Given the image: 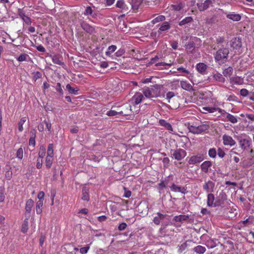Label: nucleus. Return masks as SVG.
<instances>
[{
	"label": "nucleus",
	"instance_id": "obj_1",
	"mask_svg": "<svg viewBox=\"0 0 254 254\" xmlns=\"http://www.w3.org/2000/svg\"><path fill=\"white\" fill-rule=\"evenodd\" d=\"M162 85L154 84L142 88L143 95L148 98H156L160 95Z\"/></svg>",
	"mask_w": 254,
	"mask_h": 254
},
{
	"label": "nucleus",
	"instance_id": "obj_2",
	"mask_svg": "<svg viewBox=\"0 0 254 254\" xmlns=\"http://www.w3.org/2000/svg\"><path fill=\"white\" fill-rule=\"evenodd\" d=\"M229 50L227 48H220L214 54L216 62L225 63L228 61Z\"/></svg>",
	"mask_w": 254,
	"mask_h": 254
},
{
	"label": "nucleus",
	"instance_id": "obj_3",
	"mask_svg": "<svg viewBox=\"0 0 254 254\" xmlns=\"http://www.w3.org/2000/svg\"><path fill=\"white\" fill-rule=\"evenodd\" d=\"M143 98V95L141 93H136L130 100L129 102V103L127 105V109H128V107H129V111H132L131 105H132L133 106H134L135 105L139 104L142 101Z\"/></svg>",
	"mask_w": 254,
	"mask_h": 254
},
{
	"label": "nucleus",
	"instance_id": "obj_4",
	"mask_svg": "<svg viewBox=\"0 0 254 254\" xmlns=\"http://www.w3.org/2000/svg\"><path fill=\"white\" fill-rule=\"evenodd\" d=\"M189 131L193 134H200L205 132L209 129V126L207 125H201L198 126L193 125L189 126Z\"/></svg>",
	"mask_w": 254,
	"mask_h": 254
},
{
	"label": "nucleus",
	"instance_id": "obj_5",
	"mask_svg": "<svg viewBox=\"0 0 254 254\" xmlns=\"http://www.w3.org/2000/svg\"><path fill=\"white\" fill-rule=\"evenodd\" d=\"M186 155V151L181 148L175 150L172 154L173 157L177 160H182L185 157Z\"/></svg>",
	"mask_w": 254,
	"mask_h": 254
},
{
	"label": "nucleus",
	"instance_id": "obj_6",
	"mask_svg": "<svg viewBox=\"0 0 254 254\" xmlns=\"http://www.w3.org/2000/svg\"><path fill=\"white\" fill-rule=\"evenodd\" d=\"M215 185V184L214 182L210 180H208L204 182L202 187L203 189L206 192L210 193L214 191Z\"/></svg>",
	"mask_w": 254,
	"mask_h": 254
},
{
	"label": "nucleus",
	"instance_id": "obj_7",
	"mask_svg": "<svg viewBox=\"0 0 254 254\" xmlns=\"http://www.w3.org/2000/svg\"><path fill=\"white\" fill-rule=\"evenodd\" d=\"M242 40L240 37H235L231 41V47L234 49L239 51L242 47Z\"/></svg>",
	"mask_w": 254,
	"mask_h": 254
},
{
	"label": "nucleus",
	"instance_id": "obj_8",
	"mask_svg": "<svg viewBox=\"0 0 254 254\" xmlns=\"http://www.w3.org/2000/svg\"><path fill=\"white\" fill-rule=\"evenodd\" d=\"M203 159L204 157L203 155L198 154L196 155L191 156L188 161V163L190 165H194L196 163L201 162Z\"/></svg>",
	"mask_w": 254,
	"mask_h": 254
},
{
	"label": "nucleus",
	"instance_id": "obj_9",
	"mask_svg": "<svg viewBox=\"0 0 254 254\" xmlns=\"http://www.w3.org/2000/svg\"><path fill=\"white\" fill-rule=\"evenodd\" d=\"M222 140L223 144L225 146H233L235 145L236 141L233 139V138L226 134H224L222 136Z\"/></svg>",
	"mask_w": 254,
	"mask_h": 254
},
{
	"label": "nucleus",
	"instance_id": "obj_10",
	"mask_svg": "<svg viewBox=\"0 0 254 254\" xmlns=\"http://www.w3.org/2000/svg\"><path fill=\"white\" fill-rule=\"evenodd\" d=\"M239 143L240 147L244 150L248 149L252 145V141L246 138L240 139Z\"/></svg>",
	"mask_w": 254,
	"mask_h": 254
},
{
	"label": "nucleus",
	"instance_id": "obj_11",
	"mask_svg": "<svg viewBox=\"0 0 254 254\" xmlns=\"http://www.w3.org/2000/svg\"><path fill=\"white\" fill-rule=\"evenodd\" d=\"M34 204V202L32 199H29L26 201L25 207V215H28L29 216L30 215Z\"/></svg>",
	"mask_w": 254,
	"mask_h": 254
},
{
	"label": "nucleus",
	"instance_id": "obj_12",
	"mask_svg": "<svg viewBox=\"0 0 254 254\" xmlns=\"http://www.w3.org/2000/svg\"><path fill=\"white\" fill-rule=\"evenodd\" d=\"M212 3L211 0H205L204 2L197 3V6L199 11H203L206 10Z\"/></svg>",
	"mask_w": 254,
	"mask_h": 254
},
{
	"label": "nucleus",
	"instance_id": "obj_13",
	"mask_svg": "<svg viewBox=\"0 0 254 254\" xmlns=\"http://www.w3.org/2000/svg\"><path fill=\"white\" fill-rule=\"evenodd\" d=\"M81 26L85 32L90 34H92L95 32L94 27L90 25L88 23L85 21L81 22Z\"/></svg>",
	"mask_w": 254,
	"mask_h": 254
},
{
	"label": "nucleus",
	"instance_id": "obj_14",
	"mask_svg": "<svg viewBox=\"0 0 254 254\" xmlns=\"http://www.w3.org/2000/svg\"><path fill=\"white\" fill-rule=\"evenodd\" d=\"M171 190L174 192H181L183 194L187 193V188L184 187L179 186L173 183L170 187Z\"/></svg>",
	"mask_w": 254,
	"mask_h": 254
},
{
	"label": "nucleus",
	"instance_id": "obj_15",
	"mask_svg": "<svg viewBox=\"0 0 254 254\" xmlns=\"http://www.w3.org/2000/svg\"><path fill=\"white\" fill-rule=\"evenodd\" d=\"M212 165V162L210 161L203 162L200 165L201 171L205 173H207L209 172V169L211 167Z\"/></svg>",
	"mask_w": 254,
	"mask_h": 254
},
{
	"label": "nucleus",
	"instance_id": "obj_16",
	"mask_svg": "<svg viewBox=\"0 0 254 254\" xmlns=\"http://www.w3.org/2000/svg\"><path fill=\"white\" fill-rule=\"evenodd\" d=\"M226 17L233 21H239L241 19V16L239 14H236L234 12L227 13H225Z\"/></svg>",
	"mask_w": 254,
	"mask_h": 254
},
{
	"label": "nucleus",
	"instance_id": "obj_17",
	"mask_svg": "<svg viewBox=\"0 0 254 254\" xmlns=\"http://www.w3.org/2000/svg\"><path fill=\"white\" fill-rule=\"evenodd\" d=\"M180 85L181 87L187 91H191L193 90L192 86L187 81H181Z\"/></svg>",
	"mask_w": 254,
	"mask_h": 254
},
{
	"label": "nucleus",
	"instance_id": "obj_18",
	"mask_svg": "<svg viewBox=\"0 0 254 254\" xmlns=\"http://www.w3.org/2000/svg\"><path fill=\"white\" fill-rule=\"evenodd\" d=\"M215 196L212 193H208L207 195V205L209 207H214L215 204Z\"/></svg>",
	"mask_w": 254,
	"mask_h": 254
},
{
	"label": "nucleus",
	"instance_id": "obj_19",
	"mask_svg": "<svg viewBox=\"0 0 254 254\" xmlns=\"http://www.w3.org/2000/svg\"><path fill=\"white\" fill-rule=\"evenodd\" d=\"M52 62L55 64L60 65L64 64L63 61V57L60 55H55L52 57Z\"/></svg>",
	"mask_w": 254,
	"mask_h": 254
},
{
	"label": "nucleus",
	"instance_id": "obj_20",
	"mask_svg": "<svg viewBox=\"0 0 254 254\" xmlns=\"http://www.w3.org/2000/svg\"><path fill=\"white\" fill-rule=\"evenodd\" d=\"M207 68V65L204 63H200L196 64V69L197 71L202 74H205Z\"/></svg>",
	"mask_w": 254,
	"mask_h": 254
},
{
	"label": "nucleus",
	"instance_id": "obj_21",
	"mask_svg": "<svg viewBox=\"0 0 254 254\" xmlns=\"http://www.w3.org/2000/svg\"><path fill=\"white\" fill-rule=\"evenodd\" d=\"M159 124L160 126L164 127L166 129L170 131H173V129L171 125L167 122L165 120L161 119L159 121Z\"/></svg>",
	"mask_w": 254,
	"mask_h": 254
},
{
	"label": "nucleus",
	"instance_id": "obj_22",
	"mask_svg": "<svg viewBox=\"0 0 254 254\" xmlns=\"http://www.w3.org/2000/svg\"><path fill=\"white\" fill-rule=\"evenodd\" d=\"M243 82V79L240 77L236 76L230 78V83L232 84L241 85Z\"/></svg>",
	"mask_w": 254,
	"mask_h": 254
},
{
	"label": "nucleus",
	"instance_id": "obj_23",
	"mask_svg": "<svg viewBox=\"0 0 254 254\" xmlns=\"http://www.w3.org/2000/svg\"><path fill=\"white\" fill-rule=\"evenodd\" d=\"M170 25L168 22H164L161 25L160 27L158 29V33L159 34H161L162 31H165L167 30H169L170 28Z\"/></svg>",
	"mask_w": 254,
	"mask_h": 254
},
{
	"label": "nucleus",
	"instance_id": "obj_24",
	"mask_svg": "<svg viewBox=\"0 0 254 254\" xmlns=\"http://www.w3.org/2000/svg\"><path fill=\"white\" fill-rule=\"evenodd\" d=\"M189 217L187 215H179L175 216L173 218V220L175 222H182L183 221H187Z\"/></svg>",
	"mask_w": 254,
	"mask_h": 254
},
{
	"label": "nucleus",
	"instance_id": "obj_25",
	"mask_svg": "<svg viewBox=\"0 0 254 254\" xmlns=\"http://www.w3.org/2000/svg\"><path fill=\"white\" fill-rule=\"evenodd\" d=\"M53 156L47 155L45 159V166L47 169L51 168L53 162Z\"/></svg>",
	"mask_w": 254,
	"mask_h": 254
},
{
	"label": "nucleus",
	"instance_id": "obj_26",
	"mask_svg": "<svg viewBox=\"0 0 254 254\" xmlns=\"http://www.w3.org/2000/svg\"><path fill=\"white\" fill-rule=\"evenodd\" d=\"M89 194L88 193V190L86 188L84 187L82 190V197L81 199L83 200L89 201Z\"/></svg>",
	"mask_w": 254,
	"mask_h": 254
},
{
	"label": "nucleus",
	"instance_id": "obj_27",
	"mask_svg": "<svg viewBox=\"0 0 254 254\" xmlns=\"http://www.w3.org/2000/svg\"><path fill=\"white\" fill-rule=\"evenodd\" d=\"M193 20V18L191 16L186 17L179 23V25L182 26L192 22Z\"/></svg>",
	"mask_w": 254,
	"mask_h": 254
},
{
	"label": "nucleus",
	"instance_id": "obj_28",
	"mask_svg": "<svg viewBox=\"0 0 254 254\" xmlns=\"http://www.w3.org/2000/svg\"><path fill=\"white\" fill-rule=\"evenodd\" d=\"M193 251L197 254H203L206 251V248L200 245H198L193 248Z\"/></svg>",
	"mask_w": 254,
	"mask_h": 254
},
{
	"label": "nucleus",
	"instance_id": "obj_29",
	"mask_svg": "<svg viewBox=\"0 0 254 254\" xmlns=\"http://www.w3.org/2000/svg\"><path fill=\"white\" fill-rule=\"evenodd\" d=\"M213 77L215 80L221 83H224L225 80L224 77H223V75L218 72L214 73L213 75Z\"/></svg>",
	"mask_w": 254,
	"mask_h": 254
},
{
	"label": "nucleus",
	"instance_id": "obj_30",
	"mask_svg": "<svg viewBox=\"0 0 254 254\" xmlns=\"http://www.w3.org/2000/svg\"><path fill=\"white\" fill-rule=\"evenodd\" d=\"M66 88L70 94L77 95L78 89L77 88H73L69 84L66 85Z\"/></svg>",
	"mask_w": 254,
	"mask_h": 254
},
{
	"label": "nucleus",
	"instance_id": "obj_31",
	"mask_svg": "<svg viewBox=\"0 0 254 254\" xmlns=\"http://www.w3.org/2000/svg\"><path fill=\"white\" fill-rule=\"evenodd\" d=\"M187 241L185 242L183 244L179 245L177 247L178 253L180 254L183 253V252L187 248L188 245L187 243Z\"/></svg>",
	"mask_w": 254,
	"mask_h": 254
},
{
	"label": "nucleus",
	"instance_id": "obj_32",
	"mask_svg": "<svg viewBox=\"0 0 254 254\" xmlns=\"http://www.w3.org/2000/svg\"><path fill=\"white\" fill-rule=\"evenodd\" d=\"M28 118L27 117H22L20 121L18 122V130L20 132H21L23 130V125L26 122Z\"/></svg>",
	"mask_w": 254,
	"mask_h": 254
},
{
	"label": "nucleus",
	"instance_id": "obj_33",
	"mask_svg": "<svg viewBox=\"0 0 254 254\" xmlns=\"http://www.w3.org/2000/svg\"><path fill=\"white\" fill-rule=\"evenodd\" d=\"M186 50L189 52H192L194 49V43L192 41L189 42L185 45Z\"/></svg>",
	"mask_w": 254,
	"mask_h": 254
},
{
	"label": "nucleus",
	"instance_id": "obj_34",
	"mask_svg": "<svg viewBox=\"0 0 254 254\" xmlns=\"http://www.w3.org/2000/svg\"><path fill=\"white\" fill-rule=\"evenodd\" d=\"M117 49L115 45H111L108 47L105 54L107 56L110 57L111 54L114 52Z\"/></svg>",
	"mask_w": 254,
	"mask_h": 254
},
{
	"label": "nucleus",
	"instance_id": "obj_35",
	"mask_svg": "<svg viewBox=\"0 0 254 254\" xmlns=\"http://www.w3.org/2000/svg\"><path fill=\"white\" fill-rule=\"evenodd\" d=\"M233 71V68L231 66H229L223 70V74L225 77H229L232 74Z\"/></svg>",
	"mask_w": 254,
	"mask_h": 254
},
{
	"label": "nucleus",
	"instance_id": "obj_36",
	"mask_svg": "<svg viewBox=\"0 0 254 254\" xmlns=\"http://www.w3.org/2000/svg\"><path fill=\"white\" fill-rule=\"evenodd\" d=\"M43 205V201L41 200H38L36 203V211L37 214H40L42 212V207Z\"/></svg>",
	"mask_w": 254,
	"mask_h": 254
},
{
	"label": "nucleus",
	"instance_id": "obj_37",
	"mask_svg": "<svg viewBox=\"0 0 254 254\" xmlns=\"http://www.w3.org/2000/svg\"><path fill=\"white\" fill-rule=\"evenodd\" d=\"M28 229V218L25 219L22 225L21 231L23 233H26Z\"/></svg>",
	"mask_w": 254,
	"mask_h": 254
},
{
	"label": "nucleus",
	"instance_id": "obj_38",
	"mask_svg": "<svg viewBox=\"0 0 254 254\" xmlns=\"http://www.w3.org/2000/svg\"><path fill=\"white\" fill-rule=\"evenodd\" d=\"M132 7L133 9H138L139 6L142 3L141 0H132Z\"/></svg>",
	"mask_w": 254,
	"mask_h": 254
},
{
	"label": "nucleus",
	"instance_id": "obj_39",
	"mask_svg": "<svg viewBox=\"0 0 254 254\" xmlns=\"http://www.w3.org/2000/svg\"><path fill=\"white\" fill-rule=\"evenodd\" d=\"M165 19V16L164 15H159L157 17H156V18H155L154 19H153L152 21H151V23L153 24H154L155 23H157L159 22H160V21H164V20Z\"/></svg>",
	"mask_w": 254,
	"mask_h": 254
},
{
	"label": "nucleus",
	"instance_id": "obj_40",
	"mask_svg": "<svg viewBox=\"0 0 254 254\" xmlns=\"http://www.w3.org/2000/svg\"><path fill=\"white\" fill-rule=\"evenodd\" d=\"M47 155L54 156V145L53 143L49 144L47 149Z\"/></svg>",
	"mask_w": 254,
	"mask_h": 254
},
{
	"label": "nucleus",
	"instance_id": "obj_41",
	"mask_svg": "<svg viewBox=\"0 0 254 254\" xmlns=\"http://www.w3.org/2000/svg\"><path fill=\"white\" fill-rule=\"evenodd\" d=\"M45 148L43 146H41L40 147V151L38 153V158H41L43 159V157L45 155Z\"/></svg>",
	"mask_w": 254,
	"mask_h": 254
},
{
	"label": "nucleus",
	"instance_id": "obj_42",
	"mask_svg": "<svg viewBox=\"0 0 254 254\" xmlns=\"http://www.w3.org/2000/svg\"><path fill=\"white\" fill-rule=\"evenodd\" d=\"M208 153L210 157L212 158H215L216 156L217 151L216 150L215 148H212L209 149Z\"/></svg>",
	"mask_w": 254,
	"mask_h": 254
},
{
	"label": "nucleus",
	"instance_id": "obj_43",
	"mask_svg": "<svg viewBox=\"0 0 254 254\" xmlns=\"http://www.w3.org/2000/svg\"><path fill=\"white\" fill-rule=\"evenodd\" d=\"M55 88L56 91L59 93L60 95L63 96L64 95V91L62 89L61 83L59 82L57 83Z\"/></svg>",
	"mask_w": 254,
	"mask_h": 254
},
{
	"label": "nucleus",
	"instance_id": "obj_44",
	"mask_svg": "<svg viewBox=\"0 0 254 254\" xmlns=\"http://www.w3.org/2000/svg\"><path fill=\"white\" fill-rule=\"evenodd\" d=\"M116 5L117 7H119L122 9L125 8V7L126 6L125 2L123 0H120L117 1Z\"/></svg>",
	"mask_w": 254,
	"mask_h": 254
},
{
	"label": "nucleus",
	"instance_id": "obj_45",
	"mask_svg": "<svg viewBox=\"0 0 254 254\" xmlns=\"http://www.w3.org/2000/svg\"><path fill=\"white\" fill-rule=\"evenodd\" d=\"M227 118L228 120L231 122L232 123L235 124L238 121L236 117L228 114L227 116Z\"/></svg>",
	"mask_w": 254,
	"mask_h": 254
},
{
	"label": "nucleus",
	"instance_id": "obj_46",
	"mask_svg": "<svg viewBox=\"0 0 254 254\" xmlns=\"http://www.w3.org/2000/svg\"><path fill=\"white\" fill-rule=\"evenodd\" d=\"M12 173L11 168H9V169L5 172V177L7 180H10L12 178Z\"/></svg>",
	"mask_w": 254,
	"mask_h": 254
},
{
	"label": "nucleus",
	"instance_id": "obj_47",
	"mask_svg": "<svg viewBox=\"0 0 254 254\" xmlns=\"http://www.w3.org/2000/svg\"><path fill=\"white\" fill-rule=\"evenodd\" d=\"M42 73L40 71H35L33 73V79L36 81L37 79L41 78Z\"/></svg>",
	"mask_w": 254,
	"mask_h": 254
},
{
	"label": "nucleus",
	"instance_id": "obj_48",
	"mask_svg": "<svg viewBox=\"0 0 254 254\" xmlns=\"http://www.w3.org/2000/svg\"><path fill=\"white\" fill-rule=\"evenodd\" d=\"M28 57V55L26 54H21L17 58V60L19 62H23L27 60V58Z\"/></svg>",
	"mask_w": 254,
	"mask_h": 254
},
{
	"label": "nucleus",
	"instance_id": "obj_49",
	"mask_svg": "<svg viewBox=\"0 0 254 254\" xmlns=\"http://www.w3.org/2000/svg\"><path fill=\"white\" fill-rule=\"evenodd\" d=\"M224 203V201L223 199L220 198H217L215 201L214 207H217L219 206L222 205H223Z\"/></svg>",
	"mask_w": 254,
	"mask_h": 254
},
{
	"label": "nucleus",
	"instance_id": "obj_50",
	"mask_svg": "<svg viewBox=\"0 0 254 254\" xmlns=\"http://www.w3.org/2000/svg\"><path fill=\"white\" fill-rule=\"evenodd\" d=\"M171 7L174 10L179 11L183 8V6L181 3H179L177 4H172Z\"/></svg>",
	"mask_w": 254,
	"mask_h": 254
},
{
	"label": "nucleus",
	"instance_id": "obj_51",
	"mask_svg": "<svg viewBox=\"0 0 254 254\" xmlns=\"http://www.w3.org/2000/svg\"><path fill=\"white\" fill-rule=\"evenodd\" d=\"M90 248V245H87L85 247L81 248L79 249L80 253L81 254H85L88 252Z\"/></svg>",
	"mask_w": 254,
	"mask_h": 254
},
{
	"label": "nucleus",
	"instance_id": "obj_52",
	"mask_svg": "<svg viewBox=\"0 0 254 254\" xmlns=\"http://www.w3.org/2000/svg\"><path fill=\"white\" fill-rule=\"evenodd\" d=\"M217 153L218 156L221 158H223L225 156L226 154L224 150L221 148H218Z\"/></svg>",
	"mask_w": 254,
	"mask_h": 254
},
{
	"label": "nucleus",
	"instance_id": "obj_53",
	"mask_svg": "<svg viewBox=\"0 0 254 254\" xmlns=\"http://www.w3.org/2000/svg\"><path fill=\"white\" fill-rule=\"evenodd\" d=\"M175 96V93L173 92L170 91L166 94V99L169 103L171 102V100Z\"/></svg>",
	"mask_w": 254,
	"mask_h": 254
},
{
	"label": "nucleus",
	"instance_id": "obj_54",
	"mask_svg": "<svg viewBox=\"0 0 254 254\" xmlns=\"http://www.w3.org/2000/svg\"><path fill=\"white\" fill-rule=\"evenodd\" d=\"M93 13V10L91 6L86 7L84 14L85 15H92Z\"/></svg>",
	"mask_w": 254,
	"mask_h": 254
},
{
	"label": "nucleus",
	"instance_id": "obj_55",
	"mask_svg": "<svg viewBox=\"0 0 254 254\" xmlns=\"http://www.w3.org/2000/svg\"><path fill=\"white\" fill-rule=\"evenodd\" d=\"M162 162L163 163V166L164 168H168L170 164V160L168 157H165L162 160Z\"/></svg>",
	"mask_w": 254,
	"mask_h": 254
},
{
	"label": "nucleus",
	"instance_id": "obj_56",
	"mask_svg": "<svg viewBox=\"0 0 254 254\" xmlns=\"http://www.w3.org/2000/svg\"><path fill=\"white\" fill-rule=\"evenodd\" d=\"M124 190L125 193L123 195V197L126 198H129L131 195V192L128 190L127 189L126 187H124Z\"/></svg>",
	"mask_w": 254,
	"mask_h": 254
},
{
	"label": "nucleus",
	"instance_id": "obj_57",
	"mask_svg": "<svg viewBox=\"0 0 254 254\" xmlns=\"http://www.w3.org/2000/svg\"><path fill=\"white\" fill-rule=\"evenodd\" d=\"M16 157L21 159L23 158V149L22 148H19L16 152Z\"/></svg>",
	"mask_w": 254,
	"mask_h": 254
},
{
	"label": "nucleus",
	"instance_id": "obj_58",
	"mask_svg": "<svg viewBox=\"0 0 254 254\" xmlns=\"http://www.w3.org/2000/svg\"><path fill=\"white\" fill-rule=\"evenodd\" d=\"M218 45L223 44L225 42V38L223 37L218 36L216 40Z\"/></svg>",
	"mask_w": 254,
	"mask_h": 254
},
{
	"label": "nucleus",
	"instance_id": "obj_59",
	"mask_svg": "<svg viewBox=\"0 0 254 254\" xmlns=\"http://www.w3.org/2000/svg\"><path fill=\"white\" fill-rule=\"evenodd\" d=\"M43 166V160L41 158H37L36 162V167L37 169H40Z\"/></svg>",
	"mask_w": 254,
	"mask_h": 254
},
{
	"label": "nucleus",
	"instance_id": "obj_60",
	"mask_svg": "<svg viewBox=\"0 0 254 254\" xmlns=\"http://www.w3.org/2000/svg\"><path fill=\"white\" fill-rule=\"evenodd\" d=\"M170 62L169 63H165V62H161V63H158L155 64L156 66H159L160 65H168L169 66H171L173 64V63L170 61Z\"/></svg>",
	"mask_w": 254,
	"mask_h": 254
},
{
	"label": "nucleus",
	"instance_id": "obj_61",
	"mask_svg": "<svg viewBox=\"0 0 254 254\" xmlns=\"http://www.w3.org/2000/svg\"><path fill=\"white\" fill-rule=\"evenodd\" d=\"M178 71L182 72V73H185L187 74H190V72L189 70L187 69L186 68L183 67L182 66L178 67L177 68Z\"/></svg>",
	"mask_w": 254,
	"mask_h": 254
},
{
	"label": "nucleus",
	"instance_id": "obj_62",
	"mask_svg": "<svg viewBox=\"0 0 254 254\" xmlns=\"http://www.w3.org/2000/svg\"><path fill=\"white\" fill-rule=\"evenodd\" d=\"M249 92L246 89H242L240 90V94L242 96L245 97L247 95H249Z\"/></svg>",
	"mask_w": 254,
	"mask_h": 254
},
{
	"label": "nucleus",
	"instance_id": "obj_63",
	"mask_svg": "<svg viewBox=\"0 0 254 254\" xmlns=\"http://www.w3.org/2000/svg\"><path fill=\"white\" fill-rule=\"evenodd\" d=\"M35 135H34L33 136H31L29 141V145H32L33 146H34L35 145Z\"/></svg>",
	"mask_w": 254,
	"mask_h": 254
},
{
	"label": "nucleus",
	"instance_id": "obj_64",
	"mask_svg": "<svg viewBox=\"0 0 254 254\" xmlns=\"http://www.w3.org/2000/svg\"><path fill=\"white\" fill-rule=\"evenodd\" d=\"M127 227V224L125 223H122L120 224L118 226V230L120 231H123Z\"/></svg>",
	"mask_w": 254,
	"mask_h": 254
}]
</instances>
